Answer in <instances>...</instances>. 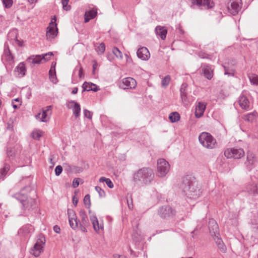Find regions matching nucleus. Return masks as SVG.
Instances as JSON below:
<instances>
[{
	"mask_svg": "<svg viewBox=\"0 0 258 258\" xmlns=\"http://www.w3.org/2000/svg\"><path fill=\"white\" fill-rule=\"evenodd\" d=\"M10 169V166L8 164H5L4 167L0 169V174L1 176H5L7 172Z\"/></svg>",
	"mask_w": 258,
	"mask_h": 258,
	"instance_id": "nucleus-37",
	"label": "nucleus"
},
{
	"mask_svg": "<svg viewBox=\"0 0 258 258\" xmlns=\"http://www.w3.org/2000/svg\"><path fill=\"white\" fill-rule=\"evenodd\" d=\"M217 245L218 248L222 251L225 252L226 251V247L224 245V243L223 242L220 240L219 239L217 241Z\"/></svg>",
	"mask_w": 258,
	"mask_h": 258,
	"instance_id": "nucleus-45",
	"label": "nucleus"
},
{
	"mask_svg": "<svg viewBox=\"0 0 258 258\" xmlns=\"http://www.w3.org/2000/svg\"><path fill=\"white\" fill-rule=\"evenodd\" d=\"M169 163L164 159H159L157 161V174L160 177L165 176L170 170Z\"/></svg>",
	"mask_w": 258,
	"mask_h": 258,
	"instance_id": "nucleus-5",
	"label": "nucleus"
},
{
	"mask_svg": "<svg viewBox=\"0 0 258 258\" xmlns=\"http://www.w3.org/2000/svg\"><path fill=\"white\" fill-rule=\"evenodd\" d=\"M202 70L205 77L208 80H211L213 76L211 68L209 66H205L203 68Z\"/></svg>",
	"mask_w": 258,
	"mask_h": 258,
	"instance_id": "nucleus-26",
	"label": "nucleus"
},
{
	"mask_svg": "<svg viewBox=\"0 0 258 258\" xmlns=\"http://www.w3.org/2000/svg\"><path fill=\"white\" fill-rule=\"evenodd\" d=\"M62 171V168L60 165H58L55 167V173L56 176L59 175Z\"/></svg>",
	"mask_w": 258,
	"mask_h": 258,
	"instance_id": "nucleus-47",
	"label": "nucleus"
},
{
	"mask_svg": "<svg viewBox=\"0 0 258 258\" xmlns=\"http://www.w3.org/2000/svg\"><path fill=\"white\" fill-rule=\"evenodd\" d=\"M128 206L130 209H132L133 208V205H130L129 203H128Z\"/></svg>",
	"mask_w": 258,
	"mask_h": 258,
	"instance_id": "nucleus-61",
	"label": "nucleus"
},
{
	"mask_svg": "<svg viewBox=\"0 0 258 258\" xmlns=\"http://www.w3.org/2000/svg\"><path fill=\"white\" fill-rule=\"evenodd\" d=\"M80 220L79 221V225L81 231L86 232L87 227L90 226V223L87 217V215L84 210H81L79 212Z\"/></svg>",
	"mask_w": 258,
	"mask_h": 258,
	"instance_id": "nucleus-10",
	"label": "nucleus"
},
{
	"mask_svg": "<svg viewBox=\"0 0 258 258\" xmlns=\"http://www.w3.org/2000/svg\"><path fill=\"white\" fill-rule=\"evenodd\" d=\"M4 5L7 8H9L12 6V0H2Z\"/></svg>",
	"mask_w": 258,
	"mask_h": 258,
	"instance_id": "nucleus-46",
	"label": "nucleus"
},
{
	"mask_svg": "<svg viewBox=\"0 0 258 258\" xmlns=\"http://www.w3.org/2000/svg\"><path fill=\"white\" fill-rule=\"evenodd\" d=\"M257 115L256 112H253L244 115L242 118L246 121L252 122L256 119Z\"/></svg>",
	"mask_w": 258,
	"mask_h": 258,
	"instance_id": "nucleus-27",
	"label": "nucleus"
},
{
	"mask_svg": "<svg viewBox=\"0 0 258 258\" xmlns=\"http://www.w3.org/2000/svg\"><path fill=\"white\" fill-rule=\"evenodd\" d=\"M131 253H132L133 252V251L132 249H130Z\"/></svg>",
	"mask_w": 258,
	"mask_h": 258,
	"instance_id": "nucleus-64",
	"label": "nucleus"
},
{
	"mask_svg": "<svg viewBox=\"0 0 258 258\" xmlns=\"http://www.w3.org/2000/svg\"><path fill=\"white\" fill-rule=\"evenodd\" d=\"M254 155L250 153H248L247 154V161L249 164L252 165L254 162Z\"/></svg>",
	"mask_w": 258,
	"mask_h": 258,
	"instance_id": "nucleus-39",
	"label": "nucleus"
},
{
	"mask_svg": "<svg viewBox=\"0 0 258 258\" xmlns=\"http://www.w3.org/2000/svg\"><path fill=\"white\" fill-rule=\"evenodd\" d=\"M100 182H105L108 187L112 188L113 187L114 185L111 180L109 178H107L105 177H101L99 180Z\"/></svg>",
	"mask_w": 258,
	"mask_h": 258,
	"instance_id": "nucleus-32",
	"label": "nucleus"
},
{
	"mask_svg": "<svg viewBox=\"0 0 258 258\" xmlns=\"http://www.w3.org/2000/svg\"><path fill=\"white\" fill-rule=\"evenodd\" d=\"M41 136V135L38 132H33L32 133V137L34 139H39Z\"/></svg>",
	"mask_w": 258,
	"mask_h": 258,
	"instance_id": "nucleus-52",
	"label": "nucleus"
},
{
	"mask_svg": "<svg viewBox=\"0 0 258 258\" xmlns=\"http://www.w3.org/2000/svg\"><path fill=\"white\" fill-rule=\"evenodd\" d=\"M84 203L85 205L87 207V208H89L91 205L90 202V196L89 195H86L84 198Z\"/></svg>",
	"mask_w": 258,
	"mask_h": 258,
	"instance_id": "nucleus-42",
	"label": "nucleus"
},
{
	"mask_svg": "<svg viewBox=\"0 0 258 258\" xmlns=\"http://www.w3.org/2000/svg\"><path fill=\"white\" fill-rule=\"evenodd\" d=\"M238 103L242 109L247 110L249 107V102L244 95H241L238 99Z\"/></svg>",
	"mask_w": 258,
	"mask_h": 258,
	"instance_id": "nucleus-21",
	"label": "nucleus"
},
{
	"mask_svg": "<svg viewBox=\"0 0 258 258\" xmlns=\"http://www.w3.org/2000/svg\"><path fill=\"white\" fill-rule=\"evenodd\" d=\"M224 69V75L228 76H233L234 75V70L232 69H229L227 67L223 66Z\"/></svg>",
	"mask_w": 258,
	"mask_h": 258,
	"instance_id": "nucleus-35",
	"label": "nucleus"
},
{
	"mask_svg": "<svg viewBox=\"0 0 258 258\" xmlns=\"http://www.w3.org/2000/svg\"><path fill=\"white\" fill-rule=\"evenodd\" d=\"M68 215L69 220L77 218L76 213L75 211L72 209L68 210Z\"/></svg>",
	"mask_w": 258,
	"mask_h": 258,
	"instance_id": "nucleus-44",
	"label": "nucleus"
},
{
	"mask_svg": "<svg viewBox=\"0 0 258 258\" xmlns=\"http://www.w3.org/2000/svg\"><path fill=\"white\" fill-rule=\"evenodd\" d=\"M96 51L99 54H102L104 53L105 50V45L103 43H101L98 45V46H96L95 48Z\"/></svg>",
	"mask_w": 258,
	"mask_h": 258,
	"instance_id": "nucleus-34",
	"label": "nucleus"
},
{
	"mask_svg": "<svg viewBox=\"0 0 258 258\" xmlns=\"http://www.w3.org/2000/svg\"><path fill=\"white\" fill-rule=\"evenodd\" d=\"M49 79L53 83L55 84L57 82V78L55 74V72H54L53 75L49 76Z\"/></svg>",
	"mask_w": 258,
	"mask_h": 258,
	"instance_id": "nucleus-49",
	"label": "nucleus"
},
{
	"mask_svg": "<svg viewBox=\"0 0 258 258\" xmlns=\"http://www.w3.org/2000/svg\"><path fill=\"white\" fill-rule=\"evenodd\" d=\"M170 81V77L169 75L165 76L162 81V85L163 87H166L168 85Z\"/></svg>",
	"mask_w": 258,
	"mask_h": 258,
	"instance_id": "nucleus-41",
	"label": "nucleus"
},
{
	"mask_svg": "<svg viewBox=\"0 0 258 258\" xmlns=\"http://www.w3.org/2000/svg\"><path fill=\"white\" fill-rule=\"evenodd\" d=\"M45 243V239L43 236L37 239L36 242L31 248L30 253L34 256H38L43 251V247Z\"/></svg>",
	"mask_w": 258,
	"mask_h": 258,
	"instance_id": "nucleus-6",
	"label": "nucleus"
},
{
	"mask_svg": "<svg viewBox=\"0 0 258 258\" xmlns=\"http://www.w3.org/2000/svg\"><path fill=\"white\" fill-rule=\"evenodd\" d=\"M79 76L80 78H81L83 76V68L82 67H79Z\"/></svg>",
	"mask_w": 258,
	"mask_h": 258,
	"instance_id": "nucleus-54",
	"label": "nucleus"
},
{
	"mask_svg": "<svg viewBox=\"0 0 258 258\" xmlns=\"http://www.w3.org/2000/svg\"><path fill=\"white\" fill-rule=\"evenodd\" d=\"M206 104L203 102H199L197 105L195 111V116L197 118L202 117L206 109Z\"/></svg>",
	"mask_w": 258,
	"mask_h": 258,
	"instance_id": "nucleus-18",
	"label": "nucleus"
},
{
	"mask_svg": "<svg viewBox=\"0 0 258 258\" xmlns=\"http://www.w3.org/2000/svg\"><path fill=\"white\" fill-rule=\"evenodd\" d=\"M12 106L14 109H17L18 108L17 105L14 104V101H12Z\"/></svg>",
	"mask_w": 258,
	"mask_h": 258,
	"instance_id": "nucleus-59",
	"label": "nucleus"
},
{
	"mask_svg": "<svg viewBox=\"0 0 258 258\" xmlns=\"http://www.w3.org/2000/svg\"><path fill=\"white\" fill-rule=\"evenodd\" d=\"M246 190L250 194H258V184L249 185L247 186Z\"/></svg>",
	"mask_w": 258,
	"mask_h": 258,
	"instance_id": "nucleus-31",
	"label": "nucleus"
},
{
	"mask_svg": "<svg viewBox=\"0 0 258 258\" xmlns=\"http://www.w3.org/2000/svg\"><path fill=\"white\" fill-rule=\"evenodd\" d=\"M84 114L86 117L90 119H92V113L87 109H85L84 110Z\"/></svg>",
	"mask_w": 258,
	"mask_h": 258,
	"instance_id": "nucleus-50",
	"label": "nucleus"
},
{
	"mask_svg": "<svg viewBox=\"0 0 258 258\" xmlns=\"http://www.w3.org/2000/svg\"><path fill=\"white\" fill-rule=\"evenodd\" d=\"M209 228L211 235H216V234L218 231V226L214 219H211L209 220Z\"/></svg>",
	"mask_w": 258,
	"mask_h": 258,
	"instance_id": "nucleus-22",
	"label": "nucleus"
},
{
	"mask_svg": "<svg viewBox=\"0 0 258 258\" xmlns=\"http://www.w3.org/2000/svg\"><path fill=\"white\" fill-rule=\"evenodd\" d=\"M137 86V82L133 78L127 77L122 80L119 83V87L122 89H133Z\"/></svg>",
	"mask_w": 258,
	"mask_h": 258,
	"instance_id": "nucleus-11",
	"label": "nucleus"
},
{
	"mask_svg": "<svg viewBox=\"0 0 258 258\" xmlns=\"http://www.w3.org/2000/svg\"><path fill=\"white\" fill-rule=\"evenodd\" d=\"M52 106L49 105L46 107L45 108H43L42 110L51 115L52 112Z\"/></svg>",
	"mask_w": 258,
	"mask_h": 258,
	"instance_id": "nucleus-51",
	"label": "nucleus"
},
{
	"mask_svg": "<svg viewBox=\"0 0 258 258\" xmlns=\"http://www.w3.org/2000/svg\"><path fill=\"white\" fill-rule=\"evenodd\" d=\"M113 53L115 55V56L119 59L122 58V52L118 49L117 47H114L112 49Z\"/></svg>",
	"mask_w": 258,
	"mask_h": 258,
	"instance_id": "nucleus-36",
	"label": "nucleus"
},
{
	"mask_svg": "<svg viewBox=\"0 0 258 258\" xmlns=\"http://www.w3.org/2000/svg\"><path fill=\"white\" fill-rule=\"evenodd\" d=\"M54 72H55V69H54V70H52V68H51L50 69V70H49V76H50V75H53V74H54Z\"/></svg>",
	"mask_w": 258,
	"mask_h": 258,
	"instance_id": "nucleus-58",
	"label": "nucleus"
},
{
	"mask_svg": "<svg viewBox=\"0 0 258 258\" xmlns=\"http://www.w3.org/2000/svg\"><path fill=\"white\" fill-rule=\"evenodd\" d=\"M95 188L96 191L98 193L100 198H103L106 195L105 191L100 187L96 186Z\"/></svg>",
	"mask_w": 258,
	"mask_h": 258,
	"instance_id": "nucleus-43",
	"label": "nucleus"
},
{
	"mask_svg": "<svg viewBox=\"0 0 258 258\" xmlns=\"http://www.w3.org/2000/svg\"><path fill=\"white\" fill-rule=\"evenodd\" d=\"M187 87V85L185 83H183L180 87V97L182 100V102L184 104H186L187 103V92L186 88Z\"/></svg>",
	"mask_w": 258,
	"mask_h": 258,
	"instance_id": "nucleus-23",
	"label": "nucleus"
},
{
	"mask_svg": "<svg viewBox=\"0 0 258 258\" xmlns=\"http://www.w3.org/2000/svg\"><path fill=\"white\" fill-rule=\"evenodd\" d=\"M155 31L156 34L159 36L162 40L166 38L167 30L164 27L160 26H157Z\"/></svg>",
	"mask_w": 258,
	"mask_h": 258,
	"instance_id": "nucleus-25",
	"label": "nucleus"
},
{
	"mask_svg": "<svg viewBox=\"0 0 258 258\" xmlns=\"http://www.w3.org/2000/svg\"><path fill=\"white\" fill-rule=\"evenodd\" d=\"M78 91V88L75 87V88H73V90H72V93L73 94H77V93Z\"/></svg>",
	"mask_w": 258,
	"mask_h": 258,
	"instance_id": "nucleus-57",
	"label": "nucleus"
},
{
	"mask_svg": "<svg viewBox=\"0 0 258 258\" xmlns=\"http://www.w3.org/2000/svg\"><path fill=\"white\" fill-rule=\"evenodd\" d=\"M97 14V11L95 10H92L85 13V22H88L90 20L93 19Z\"/></svg>",
	"mask_w": 258,
	"mask_h": 258,
	"instance_id": "nucleus-28",
	"label": "nucleus"
},
{
	"mask_svg": "<svg viewBox=\"0 0 258 258\" xmlns=\"http://www.w3.org/2000/svg\"><path fill=\"white\" fill-rule=\"evenodd\" d=\"M69 223L71 227L73 229H76L79 226V221L77 220V218H74L72 219L69 220Z\"/></svg>",
	"mask_w": 258,
	"mask_h": 258,
	"instance_id": "nucleus-33",
	"label": "nucleus"
},
{
	"mask_svg": "<svg viewBox=\"0 0 258 258\" xmlns=\"http://www.w3.org/2000/svg\"><path fill=\"white\" fill-rule=\"evenodd\" d=\"M199 140L200 144L207 149H212L217 146L216 139L208 133H202L199 137Z\"/></svg>",
	"mask_w": 258,
	"mask_h": 258,
	"instance_id": "nucleus-4",
	"label": "nucleus"
},
{
	"mask_svg": "<svg viewBox=\"0 0 258 258\" xmlns=\"http://www.w3.org/2000/svg\"><path fill=\"white\" fill-rule=\"evenodd\" d=\"M50 55H48V56H46V57H47L49 58V60L50 59Z\"/></svg>",
	"mask_w": 258,
	"mask_h": 258,
	"instance_id": "nucleus-63",
	"label": "nucleus"
},
{
	"mask_svg": "<svg viewBox=\"0 0 258 258\" xmlns=\"http://www.w3.org/2000/svg\"><path fill=\"white\" fill-rule=\"evenodd\" d=\"M69 103L74 104V106L72 108L73 114L76 118L79 117L80 115L81 112V107L80 104L73 100L70 101Z\"/></svg>",
	"mask_w": 258,
	"mask_h": 258,
	"instance_id": "nucleus-24",
	"label": "nucleus"
},
{
	"mask_svg": "<svg viewBox=\"0 0 258 258\" xmlns=\"http://www.w3.org/2000/svg\"><path fill=\"white\" fill-rule=\"evenodd\" d=\"M90 219L93 229L96 232L99 233L100 230H103V225L99 223L97 217L94 214H91L90 215Z\"/></svg>",
	"mask_w": 258,
	"mask_h": 258,
	"instance_id": "nucleus-15",
	"label": "nucleus"
},
{
	"mask_svg": "<svg viewBox=\"0 0 258 258\" xmlns=\"http://www.w3.org/2000/svg\"><path fill=\"white\" fill-rule=\"evenodd\" d=\"M13 197L20 201L24 210L29 211L33 209L36 206V200L33 198H28L24 194L17 193L14 194Z\"/></svg>",
	"mask_w": 258,
	"mask_h": 258,
	"instance_id": "nucleus-3",
	"label": "nucleus"
},
{
	"mask_svg": "<svg viewBox=\"0 0 258 258\" xmlns=\"http://www.w3.org/2000/svg\"><path fill=\"white\" fill-rule=\"evenodd\" d=\"M241 0H230L228 3L227 9L229 12L235 16L241 10Z\"/></svg>",
	"mask_w": 258,
	"mask_h": 258,
	"instance_id": "nucleus-9",
	"label": "nucleus"
},
{
	"mask_svg": "<svg viewBox=\"0 0 258 258\" xmlns=\"http://www.w3.org/2000/svg\"><path fill=\"white\" fill-rule=\"evenodd\" d=\"M137 56L143 60H147L150 57V53L148 49L145 47L140 48L137 52Z\"/></svg>",
	"mask_w": 258,
	"mask_h": 258,
	"instance_id": "nucleus-16",
	"label": "nucleus"
},
{
	"mask_svg": "<svg viewBox=\"0 0 258 258\" xmlns=\"http://www.w3.org/2000/svg\"><path fill=\"white\" fill-rule=\"evenodd\" d=\"M49 115H50L42 110V114L41 113H38L35 115V117L37 119H40V120L42 122H47L49 118Z\"/></svg>",
	"mask_w": 258,
	"mask_h": 258,
	"instance_id": "nucleus-29",
	"label": "nucleus"
},
{
	"mask_svg": "<svg viewBox=\"0 0 258 258\" xmlns=\"http://www.w3.org/2000/svg\"><path fill=\"white\" fill-rule=\"evenodd\" d=\"M48 55L52 56L53 54L52 52H50L42 55H32L27 58V61L30 64H39L42 62L49 60V58L46 57V56Z\"/></svg>",
	"mask_w": 258,
	"mask_h": 258,
	"instance_id": "nucleus-8",
	"label": "nucleus"
},
{
	"mask_svg": "<svg viewBox=\"0 0 258 258\" xmlns=\"http://www.w3.org/2000/svg\"><path fill=\"white\" fill-rule=\"evenodd\" d=\"M80 180H81V179L79 178H75L73 181L72 186L74 188L78 187L79 185Z\"/></svg>",
	"mask_w": 258,
	"mask_h": 258,
	"instance_id": "nucleus-48",
	"label": "nucleus"
},
{
	"mask_svg": "<svg viewBox=\"0 0 258 258\" xmlns=\"http://www.w3.org/2000/svg\"><path fill=\"white\" fill-rule=\"evenodd\" d=\"M73 203L75 206H77L78 203V199L75 196L73 198Z\"/></svg>",
	"mask_w": 258,
	"mask_h": 258,
	"instance_id": "nucleus-56",
	"label": "nucleus"
},
{
	"mask_svg": "<svg viewBox=\"0 0 258 258\" xmlns=\"http://www.w3.org/2000/svg\"><path fill=\"white\" fill-rule=\"evenodd\" d=\"M26 69L24 62L20 63L16 68L15 73L19 78H22L25 75Z\"/></svg>",
	"mask_w": 258,
	"mask_h": 258,
	"instance_id": "nucleus-20",
	"label": "nucleus"
},
{
	"mask_svg": "<svg viewBox=\"0 0 258 258\" xmlns=\"http://www.w3.org/2000/svg\"><path fill=\"white\" fill-rule=\"evenodd\" d=\"M180 118V115L177 112H171L169 116V119L172 122H175L178 121Z\"/></svg>",
	"mask_w": 258,
	"mask_h": 258,
	"instance_id": "nucleus-30",
	"label": "nucleus"
},
{
	"mask_svg": "<svg viewBox=\"0 0 258 258\" xmlns=\"http://www.w3.org/2000/svg\"><path fill=\"white\" fill-rule=\"evenodd\" d=\"M179 188L182 192L190 199H196L201 194L200 189L196 181H192L189 176L184 177L179 184Z\"/></svg>",
	"mask_w": 258,
	"mask_h": 258,
	"instance_id": "nucleus-1",
	"label": "nucleus"
},
{
	"mask_svg": "<svg viewBox=\"0 0 258 258\" xmlns=\"http://www.w3.org/2000/svg\"><path fill=\"white\" fill-rule=\"evenodd\" d=\"M113 257L114 258H126V257L124 255H119L118 254H113Z\"/></svg>",
	"mask_w": 258,
	"mask_h": 258,
	"instance_id": "nucleus-55",
	"label": "nucleus"
},
{
	"mask_svg": "<svg viewBox=\"0 0 258 258\" xmlns=\"http://www.w3.org/2000/svg\"><path fill=\"white\" fill-rule=\"evenodd\" d=\"M96 67H97V64L96 63H94L93 64V73H94Z\"/></svg>",
	"mask_w": 258,
	"mask_h": 258,
	"instance_id": "nucleus-60",
	"label": "nucleus"
},
{
	"mask_svg": "<svg viewBox=\"0 0 258 258\" xmlns=\"http://www.w3.org/2000/svg\"><path fill=\"white\" fill-rule=\"evenodd\" d=\"M158 214L162 218L167 219L175 215L174 210L169 206H162L158 210Z\"/></svg>",
	"mask_w": 258,
	"mask_h": 258,
	"instance_id": "nucleus-13",
	"label": "nucleus"
},
{
	"mask_svg": "<svg viewBox=\"0 0 258 258\" xmlns=\"http://www.w3.org/2000/svg\"><path fill=\"white\" fill-rule=\"evenodd\" d=\"M2 59L4 62H7L10 64L13 62L14 57L11 54L8 45L5 44L4 53L2 56Z\"/></svg>",
	"mask_w": 258,
	"mask_h": 258,
	"instance_id": "nucleus-14",
	"label": "nucleus"
},
{
	"mask_svg": "<svg viewBox=\"0 0 258 258\" xmlns=\"http://www.w3.org/2000/svg\"><path fill=\"white\" fill-rule=\"evenodd\" d=\"M83 91H93L96 92L100 90L99 87L92 83L85 82L83 85Z\"/></svg>",
	"mask_w": 258,
	"mask_h": 258,
	"instance_id": "nucleus-19",
	"label": "nucleus"
},
{
	"mask_svg": "<svg viewBox=\"0 0 258 258\" xmlns=\"http://www.w3.org/2000/svg\"><path fill=\"white\" fill-rule=\"evenodd\" d=\"M250 82L253 85H258V76L255 75H252L249 77Z\"/></svg>",
	"mask_w": 258,
	"mask_h": 258,
	"instance_id": "nucleus-38",
	"label": "nucleus"
},
{
	"mask_svg": "<svg viewBox=\"0 0 258 258\" xmlns=\"http://www.w3.org/2000/svg\"><path fill=\"white\" fill-rule=\"evenodd\" d=\"M53 230L56 233H60V229L59 227L57 225L54 226Z\"/></svg>",
	"mask_w": 258,
	"mask_h": 258,
	"instance_id": "nucleus-53",
	"label": "nucleus"
},
{
	"mask_svg": "<svg viewBox=\"0 0 258 258\" xmlns=\"http://www.w3.org/2000/svg\"><path fill=\"white\" fill-rule=\"evenodd\" d=\"M14 101H16V102H19V98H17V99H15V100H13Z\"/></svg>",
	"mask_w": 258,
	"mask_h": 258,
	"instance_id": "nucleus-62",
	"label": "nucleus"
},
{
	"mask_svg": "<svg viewBox=\"0 0 258 258\" xmlns=\"http://www.w3.org/2000/svg\"><path fill=\"white\" fill-rule=\"evenodd\" d=\"M69 0H61L62 8L65 11H69L71 9V6L68 5Z\"/></svg>",
	"mask_w": 258,
	"mask_h": 258,
	"instance_id": "nucleus-40",
	"label": "nucleus"
},
{
	"mask_svg": "<svg viewBox=\"0 0 258 258\" xmlns=\"http://www.w3.org/2000/svg\"><path fill=\"white\" fill-rule=\"evenodd\" d=\"M244 151L242 148H228L224 152L227 158L240 159L244 155Z\"/></svg>",
	"mask_w": 258,
	"mask_h": 258,
	"instance_id": "nucleus-7",
	"label": "nucleus"
},
{
	"mask_svg": "<svg viewBox=\"0 0 258 258\" xmlns=\"http://www.w3.org/2000/svg\"><path fill=\"white\" fill-rule=\"evenodd\" d=\"M154 177V174L152 169L143 167L135 173L133 180L136 184L144 185L150 183Z\"/></svg>",
	"mask_w": 258,
	"mask_h": 258,
	"instance_id": "nucleus-2",
	"label": "nucleus"
},
{
	"mask_svg": "<svg viewBox=\"0 0 258 258\" xmlns=\"http://www.w3.org/2000/svg\"><path fill=\"white\" fill-rule=\"evenodd\" d=\"M56 20V17L54 16V18L52 19L51 22L49 23V26L47 27L46 34L47 39H52L57 35V28L55 23Z\"/></svg>",
	"mask_w": 258,
	"mask_h": 258,
	"instance_id": "nucleus-12",
	"label": "nucleus"
},
{
	"mask_svg": "<svg viewBox=\"0 0 258 258\" xmlns=\"http://www.w3.org/2000/svg\"><path fill=\"white\" fill-rule=\"evenodd\" d=\"M191 2L193 4H196L205 9H210L214 6V3L211 2V0H191Z\"/></svg>",
	"mask_w": 258,
	"mask_h": 258,
	"instance_id": "nucleus-17",
	"label": "nucleus"
}]
</instances>
